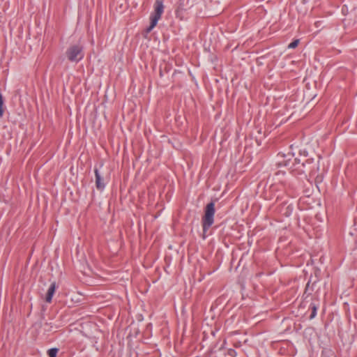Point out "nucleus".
Listing matches in <instances>:
<instances>
[{"label":"nucleus","instance_id":"1","mask_svg":"<svg viewBox=\"0 0 357 357\" xmlns=\"http://www.w3.org/2000/svg\"><path fill=\"white\" fill-rule=\"evenodd\" d=\"M319 156L317 160H314L313 158L305 159L301 162V165L297 167V169H298L303 173L309 174L311 176H317L319 169Z\"/></svg>","mask_w":357,"mask_h":357},{"label":"nucleus","instance_id":"2","mask_svg":"<svg viewBox=\"0 0 357 357\" xmlns=\"http://www.w3.org/2000/svg\"><path fill=\"white\" fill-rule=\"evenodd\" d=\"M215 213V203L214 202H211L206 206L204 215L202 217L204 232H206L214 223Z\"/></svg>","mask_w":357,"mask_h":357},{"label":"nucleus","instance_id":"3","mask_svg":"<svg viewBox=\"0 0 357 357\" xmlns=\"http://www.w3.org/2000/svg\"><path fill=\"white\" fill-rule=\"evenodd\" d=\"M83 50L84 47L80 44L72 45L67 49L66 56L70 61L77 63L84 58Z\"/></svg>","mask_w":357,"mask_h":357},{"label":"nucleus","instance_id":"4","mask_svg":"<svg viewBox=\"0 0 357 357\" xmlns=\"http://www.w3.org/2000/svg\"><path fill=\"white\" fill-rule=\"evenodd\" d=\"M164 11V5L162 0H156L154 3V10L150 16L151 23L146 29L147 32H150L158 24Z\"/></svg>","mask_w":357,"mask_h":357},{"label":"nucleus","instance_id":"5","mask_svg":"<svg viewBox=\"0 0 357 357\" xmlns=\"http://www.w3.org/2000/svg\"><path fill=\"white\" fill-rule=\"evenodd\" d=\"M285 174L284 172L283 171H279L278 172L275 173V176H276V178L275 180L278 181V182H280V184H277V183H274V184H272L270 187H269V190L271 193H275L278 192V191H281V194L283 195L284 194V181H280V176L282 175V176H284Z\"/></svg>","mask_w":357,"mask_h":357},{"label":"nucleus","instance_id":"6","mask_svg":"<svg viewBox=\"0 0 357 357\" xmlns=\"http://www.w3.org/2000/svg\"><path fill=\"white\" fill-rule=\"evenodd\" d=\"M293 157L294 155L290 152L287 154L280 152L277 155V165L279 167L288 166Z\"/></svg>","mask_w":357,"mask_h":357},{"label":"nucleus","instance_id":"7","mask_svg":"<svg viewBox=\"0 0 357 357\" xmlns=\"http://www.w3.org/2000/svg\"><path fill=\"white\" fill-rule=\"evenodd\" d=\"M94 173L96 177V187L98 190L102 191L105 187V183L104 182L102 175L97 168H95Z\"/></svg>","mask_w":357,"mask_h":357},{"label":"nucleus","instance_id":"8","mask_svg":"<svg viewBox=\"0 0 357 357\" xmlns=\"http://www.w3.org/2000/svg\"><path fill=\"white\" fill-rule=\"evenodd\" d=\"M56 282H54L50 284V286L47 290V292L46 294V298H45L46 302L51 303V301L52 300V297L56 291Z\"/></svg>","mask_w":357,"mask_h":357},{"label":"nucleus","instance_id":"9","mask_svg":"<svg viewBox=\"0 0 357 357\" xmlns=\"http://www.w3.org/2000/svg\"><path fill=\"white\" fill-rule=\"evenodd\" d=\"M287 203L284 202L283 205L281 206L280 209V212L284 216L288 217L289 216L293 211V206L291 204H289L286 206Z\"/></svg>","mask_w":357,"mask_h":357},{"label":"nucleus","instance_id":"10","mask_svg":"<svg viewBox=\"0 0 357 357\" xmlns=\"http://www.w3.org/2000/svg\"><path fill=\"white\" fill-rule=\"evenodd\" d=\"M310 309L312 310L311 314L310 315V319H314L317 315V309L319 307V304L314 302H312L310 305Z\"/></svg>","mask_w":357,"mask_h":357},{"label":"nucleus","instance_id":"11","mask_svg":"<svg viewBox=\"0 0 357 357\" xmlns=\"http://www.w3.org/2000/svg\"><path fill=\"white\" fill-rule=\"evenodd\" d=\"M58 349L52 348L48 350V355L50 357H56Z\"/></svg>","mask_w":357,"mask_h":357},{"label":"nucleus","instance_id":"12","mask_svg":"<svg viewBox=\"0 0 357 357\" xmlns=\"http://www.w3.org/2000/svg\"><path fill=\"white\" fill-rule=\"evenodd\" d=\"M3 98L0 93V117H1L3 114Z\"/></svg>","mask_w":357,"mask_h":357},{"label":"nucleus","instance_id":"13","mask_svg":"<svg viewBox=\"0 0 357 357\" xmlns=\"http://www.w3.org/2000/svg\"><path fill=\"white\" fill-rule=\"evenodd\" d=\"M298 43H299V40H295L289 44L288 48L294 49L298 46Z\"/></svg>","mask_w":357,"mask_h":357},{"label":"nucleus","instance_id":"14","mask_svg":"<svg viewBox=\"0 0 357 357\" xmlns=\"http://www.w3.org/2000/svg\"><path fill=\"white\" fill-rule=\"evenodd\" d=\"M273 197H275L276 199V201H278L280 197H282V194H279V195H276L275 193H273ZM270 199H272V197H270Z\"/></svg>","mask_w":357,"mask_h":357},{"label":"nucleus","instance_id":"15","mask_svg":"<svg viewBox=\"0 0 357 357\" xmlns=\"http://www.w3.org/2000/svg\"><path fill=\"white\" fill-rule=\"evenodd\" d=\"M294 161L295 162H296L298 165H300V160H298L297 158H294Z\"/></svg>","mask_w":357,"mask_h":357},{"label":"nucleus","instance_id":"16","mask_svg":"<svg viewBox=\"0 0 357 357\" xmlns=\"http://www.w3.org/2000/svg\"><path fill=\"white\" fill-rule=\"evenodd\" d=\"M234 353H236V352H235V351H234V350H231V351L229 352V354H230L231 356H233Z\"/></svg>","mask_w":357,"mask_h":357},{"label":"nucleus","instance_id":"17","mask_svg":"<svg viewBox=\"0 0 357 357\" xmlns=\"http://www.w3.org/2000/svg\"><path fill=\"white\" fill-rule=\"evenodd\" d=\"M309 282L307 284V286H306V289H307L308 286H309Z\"/></svg>","mask_w":357,"mask_h":357},{"label":"nucleus","instance_id":"18","mask_svg":"<svg viewBox=\"0 0 357 357\" xmlns=\"http://www.w3.org/2000/svg\"><path fill=\"white\" fill-rule=\"evenodd\" d=\"M205 236H204V234H202V238H204Z\"/></svg>","mask_w":357,"mask_h":357}]
</instances>
